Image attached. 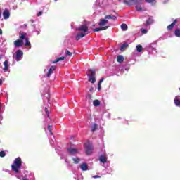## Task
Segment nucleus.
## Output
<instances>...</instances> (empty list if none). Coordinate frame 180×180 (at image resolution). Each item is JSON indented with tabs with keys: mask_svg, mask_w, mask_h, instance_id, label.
Masks as SVG:
<instances>
[{
	"mask_svg": "<svg viewBox=\"0 0 180 180\" xmlns=\"http://www.w3.org/2000/svg\"><path fill=\"white\" fill-rule=\"evenodd\" d=\"M22 168V158L18 157L15 159L13 165H11V169L15 174H19V169Z\"/></svg>",
	"mask_w": 180,
	"mask_h": 180,
	"instance_id": "f257e3e1",
	"label": "nucleus"
},
{
	"mask_svg": "<svg viewBox=\"0 0 180 180\" xmlns=\"http://www.w3.org/2000/svg\"><path fill=\"white\" fill-rule=\"evenodd\" d=\"M87 77L89 78V82L95 84V82H96V71L95 69H89L87 71Z\"/></svg>",
	"mask_w": 180,
	"mask_h": 180,
	"instance_id": "f03ea898",
	"label": "nucleus"
},
{
	"mask_svg": "<svg viewBox=\"0 0 180 180\" xmlns=\"http://www.w3.org/2000/svg\"><path fill=\"white\" fill-rule=\"evenodd\" d=\"M84 146L86 155H91V154H92V150H94V148L92 147V143H90V141H88L84 144Z\"/></svg>",
	"mask_w": 180,
	"mask_h": 180,
	"instance_id": "7ed1b4c3",
	"label": "nucleus"
},
{
	"mask_svg": "<svg viewBox=\"0 0 180 180\" xmlns=\"http://www.w3.org/2000/svg\"><path fill=\"white\" fill-rule=\"evenodd\" d=\"M143 2V0H124V4L131 6V5H140Z\"/></svg>",
	"mask_w": 180,
	"mask_h": 180,
	"instance_id": "20e7f679",
	"label": "nucleus"
},
{
	"mask_svg": "<svg viewBox=\"0 0 180 180\" xmlns=\"http://www.w3.org/2000/svg\"><path fill=\"white\" fill-rule=\"evenodd\" d=\"M77 32H84V33H86L88 32V25L86 24H84L76 29Z\"/></svg>",
	"mask_w": 180,
	"mask_h": 180,
	"instance_id": "39448f33",
	"label": "nucleus"
},
{
	"mask_svg": "<svg viewBox=\"0 0 180 180\" xmlns=\"http://www.w3.org/2000/svg\"><path fill=\"white\" fill-rule=\"evenodd\" d=\"M15 54L16 61H20V58H22V56H23V51L20 49H18L17 50Z\"/></svg>",
	"mask_w": 180,
	"mask_h": 180,
	"instance_id": "423d86ee",
	"label": "nucleus"
},
{
	"mask_svg": "<svg viewBox=\"0 0 180 180\" xmlns=\"http://www.w3.org/2000/svg\"><path fill=\"white\" fill-rule=\"evenodd\" d=\"M3 17H4V19L5 20L9 19V18L11 17V13L9 12V10L5 9L3 11Z\"/></svg>",
	"mask_w": 180,
	"mask_h": 180,
	"instance_id": "0eeeda50",
	"label": "nucleus"
},
{
	"mask_svg": "<svg viewBox=\"0 0 180 180\" xmlns=\"http://www.w3.org/2000/svg\"><path fill=\"white\" fill-rule=\"evenodd\" d=\"M25 43L23 42V40L21 39H17L14 41V46L15 47H22Z\"/></svg>",
	"mask_w": 180,
	"mask_h": 180,
	"instance_id": "6e6552de",
	"label": "nucleus"
},
{
	"mask_svg": "<svg viewBox=\"0 0 180 180\" xmlns=\"http://www.w3.org/2000/svg\"><path fill=\"white\" fill-rule=\"evenodd\" d=\"M19 39L20 40H26V39H28L27 37H26L27 36V34L25 32H20L19 33Z\"/></svg>",
	"mask_w": 180,
	"mask_h": 180,
	"instance_id": "1a4fd4ad",
	"label": "nucleus"
},
{
	"mask_svg": "<svg viewBox=\"0 0 180 180\" xmlns=\"http://www.w3.org/2000/svg\"><path fill=\"white\" fill-rule=\"evenodd\" d=\"M57 67L53 65L50 68V69L48 71V73L46 75V76L48 77V78H50V77L51 76V74H53V71H56Z\"/></svg>",
	"mask_w": 180,
	"mask_h": 180,
	"instance_id": "9d476101",
	"label": "nucleus"
},
{
	"mask_svg": "<svg viewBox=\"0 0 180 180\" xmlns=\"http://www.w3.org/2000/svg\"><path fill=\"white\" fill-rule=\"evenodd\" d=\"M87 34V33H79L75 37V40L78 41V40H80L82 39V37H85V36Z\"/></svg>",
	"mask_w": 180,
	"mask_h": 180,
	"instance_id": "9b49d317",
	"label": "nucleus"
},
{
	"mask_svg": "<svg viewBox=\"0 0 180 180\" xmlns=\"http://www.w3.org/2000/svg\"><path fill=\"white\" fill-rule=\"evenodd\" d=\"M178 21L176 20H174V21L170 24L169 25L167 26V30H172V29H174V27H175V25H176V22Z\"/></svg>",
	"mask_w": 180,
	"mask_h": 180,
	"instance_id": "f8f14e48",
	"label": "nucleus"
},
{
	"mask_svg": "<svg viewBox=\"0 0 180 180\" xmlns=\"http://www.w3.org/2000/svg\"><path fill=\"white\" fill-rule=\"evenodd\" d=\"M99 161H101V162H103V164H105L108 162V158L105 155H101L99 158Z\"/></svg>",
	"mask_w": 180,
	"mask_h": 180,
	"instance_id": "ddd939ff",
	"label": "nucleus"
},
{
	"mask_svg": "<svg viewBox=\"0 0 180 180\" xmlns=\"http://www.w3.org/2000/svg\"><path fill=\"white\" fill-rule=\"evenodd\" d=\"M108 23V20L101 18L100 19V22H98L99 26H105Z\"/></svg>",
	"mask_w": 180,
	"mask_h": 180,
	"instance_id": "4468645a",
	"label": "nucleus"
},
{
	"mask_svg": "<svg viewBox=\"0 0 180 180\" xmlns=\"http://www.w3.org/2000/svg\"><path fill=\"white\" fill-rule=\"evenodd\" d=\"M4 72H6V71H8V70L9 68V61L5 60L4 62Z\"/></svg>",
	"mask_w": 180,
	"mask_h": 180,
	"instance_id": "2eb2a0df",
	"label": "nucleus"
},
{
	"mask_svg": "<svg viewBox=\"0 0 180 180\" xmlns=\"http://www.w3.org/2000/svg\"><path fill=\"white\" fill-rule=\"evenodd\" d=\"M68 151L70 153V154L74 155V154H77L78 153V150L75 149V148H68Z\"/></svg>",
	"mask_w": 180,
	"mask_h": 180,
	"instance_id": "dca6fc26",
	"label": "nucleus"
},
{
	"mask_svg": "<svg viewBox=\"0 0 180 180\" xmlns=\"http://www.w3.org/2000/svg\"><path fill=\"white\" fill-rule=\"evenodd\" d=\"M153 23H154V20L153 19V17H150V18L146 20V26H149V25H153Z\"/></svg>",
	"mask_w": 180,
	"mask_h": 180,
	"instance_id": "f3484780",
	"label": "nucleus"
},
{
	"mask_svg": "<svg viewBox=\"0 0 180 180\" xmlns=\"http://www.w3.org/2000/svg\"><path fill=\"white\" fill-rule=\"evenodd\" d=\"M82 171H88V165L86 163H82L80 165Z\"/></svg>",
	"mask_w": 180,
	"mask_h": 180,
	"instance_id": "a211bd4d",
	"label": "nucleus"
},
{
	"mask_svg": "<svg viewBox=\"0 0 180 180\" xmlns=\"http://www.w3.org/2000/svg\"><path fill=\"white\" fill-rule=\"evenodd\" d=\"M65 60V57L62 56L60 58H56L55 60L52 62L53 64H56V63H58L59 61H64Z\"/></svg>",
	"mask_w": 180,
	"mask_h": 180,
	"instance_id": "6ab92c4d",
	"label": "nucleus"
},
{
	"mask_svg": "<svg viewBox=\"0 0 180 180\" xmlns=\"http://www.w3.org/2000/svg\"><path fill=\"white\" fill-rule=\"evenodd\" d=\"M93 105L96 108H98V106H101V101L98 99H96L93 101Z\"/></svg>",
	"mask_w": 180,
	"mask_h": 180,
	"instance_id": "aec40b11",
	"label": "nucleus"
},
{
	"mask_svg": "<svg viewBox=\"0 0 180 180\" xmlns=\"http://www.w3.org/2000/svg\"><path fill=\"white\" fill-rule=\"evenodd\" d=\"M127 47H129V44H123L121 45L120 47V50L121 51H124L126 50V49H127Z\"/></svg>",
	"mask_w": 180,
	"mask_h": 180,
	"instance_id": "412c9836",
	"label": "nucleus"
},
{
	"mask_svg": "<svg viewBox=\"0 0 180 180\" xmlns=\"http://www.w3.org/2000/svg\"><path fill=\"white\" fill-rule=\"evenodd\" d=\"M104 80H105V77H102L98 82V87H97L98 91H101V85L102 84V82H103Z\"/></svg>",
	"mask_w": 180,
	"mask_h": 180,
	"instance_id": "4be33fe9",
	"label": "nucleus"
},
{
	"mask_svg": "<svg viewBox=\"0 0 180 180\" xmlns=\"http://www.w3.org/2000/svg\"><path fill=\"white\" fill-rule=\"evenodd\" d=\"M105 19H112V20H116V19H117V18L115 15H107L105 16Z\"/></svg>",
	"mask_w": 180,
	"mask_h": 180,
	"instance_id": "5701e85b",
	"label": "nucleus"
},
{
	"mask_svg": "<svg viewBox=\"0 0 180 180\" xmlns=\"http://www.w3.org/2000/svg\"><path fill=\"white\" fill-rule=\"evenodd\" d=\"M117 63H123V61H124V58L122 56L120 55L117 57Z\"/></svg>",
	"mask_w": 180,
	"mask_h": 180,
	"instance_id": "b1692460",
	"label": "nucleus"
},
{
	"mask_svg": "<svg viewBox=\"0 0 180 180\" xmlns=\"http://www.w3.org/2000/svg\"><path fill=\"white\" fill-rule=\"evenodd\" d=\"M174 103L176 106H180L179 96H176L174 98Z\"/></svg>",
	"mask_w": 180,
	"mask_h": 180,
	"instance_id": "393cba45",
	"label": "nucleus"
},
{
	"mask_svg": "<svg viewBox=\"0 0 180 180\" xmlns=\"http://www.w3.org/2000/svg\"><path fill=\"white\" fill-rule=\"evenodd\" d=\"M136 49L138 53H141L143 51V46L141 45H137Z\"/></svg>",
	"mask_w": 180,
	"mask_h": 180,
	"instance_id": "a878e982",
	"label": "nucleus"
},
{
	"mask_svg": "<svg viewBox=\"0 0 180 180\" xmlns=\"http://www.w3.org/2000/svg\"><path fill=\"white\" fill-rule=\"evenodd\" d=\"M135 8L138 12H141V11H143V8L139 6V4H135Z\"/></svg>",
	"mask_w": 180,
	"mask_h": 180,
	"instance_id": "bb28decb",
	"label": "nucleus"
},
{
	"mask_svg": "<svg viewBox=\"0 0 180 180\" xmlns=\"http://www.w3.org/2000/svg\"><path fill=\"white\" fill-rule=\"evenodd\" d=\"M96 129H98V124H94L91 127L92 133L95 132L96 131Z\"/></svg>",
	"mask_w": 180,
	"mask_h": 180,
	"instance_id": "cd10ccee",
	"label": "nucleus"
},
{
	"mask_svg": "<svg viewBox=\"0 0 180 180\" xmlns=\"http://www.w3.org/2000/svg\"><path fill=\"white\" fill-rule=\"evenodd\" d=\"M174 34L176 37H180V30L179 29L175 30Z\"/></svg>",
	"mask_w": 180,
	"mask_h": 180,
	"instance_id": "c85d7f7f",
	"label": "nucleus"
},
{
	"mask_svg": "<svg viewBox=\"0 0 180 180\" xmlns=\"http://www.w3.org/2000/svg\"><path fill=\"white\" fill-rule=\"evenodd\" d=\"M72 160L74 164H78L79 161H81V160L79 159V158H72Z\"/></svg>",
	"mask_w": 180,
	"mask_h": 180,
	"instance_id": "c756f323",
	"label": "nucleus"
},
{
	"mask_svg": "<svg viewBox=\"0 0 180 180\" xmlns=\"http://www.w3.org/2000/svg\"><path fill=\"white\" fill-rule=\"evenodd\" d=\"M121 29L122 30H127V29H128L127 25H126L124 23L122 24L121 25Z\"/></svg>",
	"mask_w": 180,
	"mask_h": 180,
	"instance_id": "7c9ffc66",
	"label": "nucleus"
},
{
	"mask_svg": "<svg viewBox=\"0 0 180 180\" xmlns=\"http://www.w3.org/2000/svg\"><path fill=\"white\" fill-rule=\"evenodd\" d=\"M25 46H26V47L30 46V41H29V38H27V39H25Z\"/></svg>",
	"mask_w": 180,
	"mask_h": 180,
	"instance_id": "2f4dec72",
	"label": "nucleus"
},
{
	"mask_svg": "<svg viewBox=\"0 0 180 180\" xmlns=\"http://www.w3.org/2000/svg\"><path fill=\"white\" fill-rule=\"evenodd\" d=\"M6 155V153H5V151L2 150L0 152V157L4 158Z\"/></svg>",
	"mask_w": 180,
	"mask_h": 180,
	"instance_id": "473e14b6",
	"label": "nucleus"
},
{
	"mask_svg": "<svg viewBox=\"0 0 180 180\" xmlns=\"http://www.w3.org/2000/svg\"><path fill=\"white\" fill-rule=\"evenodd\" d=\"M102 31V27H98L93 30V32H101Z\"/></svg>",
	"mask_w": 180,
	"mask_h": 180,
	"instance_id": "72a5a7b5",
	"label": "nucleus"
},
{
	"mask_svg": "<svg viewBox=\"0 0 180 180\" xmlns=\"http://www.w3.org/2000/svg\"><path fill=\"white\" fill-rule=\"evenodd\" d=\"M65 55H66L67 56H72V53H71L70 51H68V50L66 49Z\"/></svg>",
	"mask_w": 180,
	"mask_h": 180,
	"instance_id": "f704fd0d",
	"label": "nucleus"
},
{
	"mask_svg": "<svg viewBox=\"0 0 180 180\" xmlns=\"http://www.w3.org/2000/svg\"><path fill=\"white\" fill-rule=\"evenodd\" d=\"M52 128H53V126H51V125L48 126V130L51 133V134H53V131H51Z\"/></svg>",
	"mask_w": 180,
	"mask_h": 180,
	"instance_id": "c9c22d12",
	"label": "nucleus"
},
{
	"mask_svg": "<svg viewBox=\"0 0 180 180\" xmlns=\"http://www.w3.org/2000/svg\"><path fill=\"white\" fill-rule=\"evenodd\" d=\"M145 1L148 4H154V2H155V0H145Z\"/></svg>",
	"mask_w": 180,
	"mask_h": 180,
	"instance_id": "e433bc0d",
	"label": "nucleus"
},
{
	"mask_svg": "<svg viewBox=\"0 0 180 180\" xmlns=\"http://www.w3.org/2000/svg\"><path fill=\"white\" fill-rule=\"evenodd\" d=\"M45 112H46V115H47V116H48V117L50 116L49 115H50V112H49V108H45Z\"/></svg>",
	"mask_w": 180,
	"mask_h": 180,
	"instance_id": "4c0bfd02",
	"label": "nucleus"
},
{
	"mask_svg": "<svg viewBox=\"0 0 180 180\" xmlns=\"http://www.w3.org/2000/svg\"><path fill=\"white\" fill-rule=\"evenodd\" d=\"M141 33H143L144 34H146V33H147V30L146 29H142L141 30Z\"/></svg>",
	"mask_w": 180,
	"mask_h": 180,
	"instance_id": "58836bf2",
	"label": "nucleus"
},
{
	"mask_svg": "<svg viewBox=\"0 0 180 180\" xmlns=\"http://www.w3.org/2000/svg\"><path fill=\"white\" fill-rule=\"evenodd\" d=\"M43 15V11H39L37 14V16H41Z\"/></svg>",
	"mask_w": 180,
	"mask_h": 180,
	"instance_id": "ea45409f",
	"label": "nucleus"
},
{
	"mask_svg": "<svg viewBox=\"0 0 180 180\" xmlns=\"http://www.w3.org/2000/svg\"><path fill=\"white\" fill-rule=\"evenodd\" d=\"M102 30H106V29H109V26H105L101 27Z\"/></svg>",
	"mask_w": 180,
	"mask_h": 180,
	"instance_id": "a19ab883",
	"label": "nucleus"
},
{
	"mask_svg": "<svg viewBox=\"0 0 180 180\" xmlns=\"http://www.w3.org/2000/svg\"><path fill=\"white\" fill-rule=\"evenodd\" d=\"M93 178H94L95 179H96V178H101V176L95 175V176H93Z\"/></svg>",
	"mask_w": 180,
	"mask_h": 180,
	"instance_id": "79ce46f5",
	"label": "nucleus"
},
{
	"mask_svg": "<svg viewBox=\"0 0 180 180\" xmlns=\"http://www.w3.org/2000/svg\"><path fill=\"white\" fill-rule=\"evenodd\" d=\"M94 91V87H91L89 89V92H93Z\"/></svg>",
	"mask_w": 180,
	"mask_h": 180,
	"instance_id": "37998d69",
	"label": "nucleus"
},
{
	"mask_svg": "<svg viewBox=\"0 0 180 180\" xmlns=\"http://www.w3.org/2000/svg\"><path fill=\"white\" fill-rule=\"evenodd\" d=\"M88 96H89V98L90 99H92V95L89 94Z\"/></svg>",
	"mask_w": 180,
	"mask_h": 180,
	"instance_id": "c03bdc74",
	"label": "nucleus"
},
{
	"mask_svg": "<svg viewBox=\"0 0 180 180\" xmlns=\"http://www.w3.org/2000/svg\"><path fill=\"white\" fill-rule=\"evenodd\" d=\"M4 57V55L0 54V60H2V58Z\"/></svg>",
	"mask_w": 180,
	"mask_h": 180,
	"instance_id": "a18cd8bd",
	"label": "nucleus"
},
{
	"mask_svg": "<svg viewBox=\"0 0 180 180\" xmlns=\"http://www.w3.org/2000/svg\"><path fill=\"white\" fill-rule=\"evenodd\" d=\"M0 85H2V79H0Z\"/></svg>",
	"mask_w": 180,
	"mask_h": 180,
	"instance_id": "49530a36",
	"label": "nucleus"
},
{
	"mask_svg": "<svg viewBox=\"0 0 180 180\" xmlns=\"http://www.w3.org/2000/svg\"><path fill=\"white\" fill-rule=\"evenodd\" d=\"M0 34H2V29L0 28Z\"/></svg>",
	"mask_w": 180,
	"mask_h": 180,
	"instance_id": "de8ad7c7",
	"label": "nucleus"
},
{
	"mask_svg": "<svg viewBox=\"0 0 180 180\" xmlns=\"http://www.w3.org/2000/svg\"><path fill=\"white\" fill-rule=\"evenodd\" d=\"M22 180H29V179H23Z\"/></svg>",
	"mask_w": 180,
	"mask_h": 180,
	"instance_id": "09e8293b",
	"label": "nucleus"
},
{
	"mask_svg": "<svg viewBox=\"0 0 180 180\" xmlns=\"http://www.w3.org/2000/svg\"><path fill=\"white\" fill-rule=\"evenodd\" d=\"M119 1V2H120L122 0H118Z\"/></svg>",
	"mask_w": 180,
	"mask_h": 180,
	"instance_id": "8fccbe9b",
	"label": "nucleus"
}]
</instances>
